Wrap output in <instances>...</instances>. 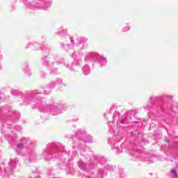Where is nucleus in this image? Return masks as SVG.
Returning a JSON list of instances; mask_svg holds the SVG:
<instances>
[{"label": "nucleus", "mask_w": 178, "mask_h": 178, "mask_svg": "<svg viewBox=\"0 0 178 178\" xmlns=\"http://www.w3.org/2000/svg\"><path fill=\"white\" fill-rule=\"evenodd\" d=\"M47 108H51V105H47Z\"/></svg>", "instance_id": "obj_21"}, {"label": "nucleus", "mask_w": 178, "mask_h": 178, "mask_svg": "<svg viewBox=\"0 0 178 178\" xmlns=\"http://www.w3.org/2000/svg\"><path fill=\"white\" fill-rule=\"evenodd\" d=\"M160 108H161V111H163V109H162V107H160Z\"/></svg>", "instance_id": "obj_25"}, {"label": "nucleus", "mask_w": 178, "mask_h": 178, "mask_svg": "<svg viewBox=\"0 0 178 178\" xmlns=\"http://www.w3.org/2000/svg\"><path fill=\"white\" fill-rule=\"evenodd\" d=\"M70 41L72 44H74V40H73V38H70Z\"/></svg>", "instance_id": "obj_14"}, {"label": "nucleus", "mask_w": 178, "mask_h": 178, "mask_svg": "<svg viewBox=\"0 0 178 178\" xmlns=\"http://www.w3.org/2000/svg\"><path fill=\"white\" fill-rule=\"evenodd\" d=\"M48 5H49V3H48Z\"/></svg>", "instance_id": "obj_29"}, {"label": "nucleus", "mask_w": 178, "mask_h": 178, "mask_svg": "<svg viewBox=\"0 0 178 178\" xmlns=\"http://www.w3.org/2000/svg\"><path fill=\"white\" fill-rule=\"evenodd\" d=\"M130 30V27L127 26V29L124 30V31H129Z\"/></svg>", "instance_id": "obj_15"}, {"label": "nucleus", "mask_w": 178, "mask_h": 178, "mask_svg": "<svg viewBox=\"0 0 178 178\" xmlns=\"http://www.w3.org/2000/svg\"><path fill=\"white\" fill-rule=\"evenodd\" d=\"M115 106H113L111 108V111H112V108H114Z\"/></svg>", "instance_id": "obj_22"}, {"label": "nucleus", "mask_w": 178, "mask_h": 178, "mask_svg": "<svg viewBox=\"0 0 178 178\" xmlns=\"http://www.w3.org/2000/svg\"><path fill=\"white\" fill-rule=\"evenodd\" d=\"M36 107L40 108V102L39 101H38L36 102Z\"/></svg>", "instance_id": "obj_11"}, {"label": "nucleus", "mask_w": 178, "mask_h": 178, "mask_svg": "<svg viewBox=\"0 0 178 178\" xmlns=\"http://www.w3.org/2000/svg\"><path fill=\"white\" fill-rule=\"evenodd\" d=\"M35 94H40L38 91H31L29 92L27 95L25 97L24 101L22 103V105H29V104H31V100L34 99V96Z\"/></svg>", "instance_id": "obj_2"}, {"label": "nucleus", "mask_w": 178, "mask_h": 178, "mask_svg": "<svg viewBox=\"0 0 178 178\" xmlns=\"http://www.w3.org/2000/svg\"><path fill=\"white\" fill-rule=\"evenodd\" d=\"M45 76H46L45 73L42 72V74H41V76L42 77H45Z\"/></svg>", "instance_id": "obj_16"}, {"label": "nucleus", "mask_w": 178, "mask_h": 178, "mask_svg": "<svg viewBox=\"0 0 178 178\" xmlns=\"http://www.w3.org/2000/svg\"><path fill=\"white\" fill-rule=\"evenodd\" d=\"M158 98L159 97H150V102H152V104H149V105L145 106V110L152 111V109L155 108V106H154L152 104H154V101H155V99H158Z\"/></svg>", "instance_id": "obj_3"}, {"label": "nucleus", "mask_w": 178, "mask_h": 178, "mask_svg": "<svg viewBox=\"0 0 178 178\" xmlns=\"http://www.w3.org/2000/svg\"><path fill=\"white\" fill-rule=\"evenodd\" d=\"M86 60H92L93 62H98V63H101L102 65H106L108 60L106 58L101 56L99 54L95 52L89 53L86 58Z\"/></svg>", "instance_id": "obj_1"}, {"label": "nucleus", "mask_w": 178, "mask_h": 178, "mask_svg": "<svg viewBox=\"0 0 178 178\" xmlns=\"http://www.w3.org/2000/svg\"><path fill=\"white\" fill-rule=\"evenodd\" d=\"M57 81H58V84H60V83H62V79H58L57 80Z\"/></svg>", "instance_id": "obj_13"}, {"label": "nucleus", "mask_w": 178, "mask_h": 178, "mask_svg": "<svg viewBox=\"0 0 178 178\" xmlns=\"http://www.w3.org/2000/svg\"><path fill=\"white\" fill-rule=\"evenodd\" d=\"M78 42H86L87 41V39L85 38H79L77 39Z\"/></svg>", "instance_id": "obj_5"}, {"label": "nucleus", "mask_w": 178, "mask_h": 178, "mask_svg": "<svg viewBox=\"0 0 178 178\" xmlns=\"http://www.w3.org/2000/svg\"><path fill=\"white\" fill-rule=\"evenodd\" d=\"M0 112H2V108L0 107Z\"/></svg>", "instance_id": "obj_23"}, {"label": "nucleus", "mask_w": 178, "mask_h": 178, "mask_svg": "<svg viewBox=\"0 0 178 178\" xmlns=\"http://www.w3.org/2000/svg\"><path fill=\"white\" fill-rule=\"evenodd\" d=\"M137 111H138V108H136V109H134V110H131V112H137Z\"/></svg>", "instance_id": "obj_17"}, {"label": "nucleus", "mask_w": 178, "mask_h": 178, "mask_svg": "<svg viewBox=\"0 0 178 178\" xmlns=\"http://www.w3.org/2000/svg\"><path fill=\"white\" fill-rule=\"evenodd\" d=\"M82 72L85 76H87V74H90V67L88 65H84L82 67Z\"/></svg>", "instance_id": "obj_4"}, {"label": "nucleus", "mask_w": 178, "mask_h": 178, "mask_svg": "<svg viewBox=\"0 0 178 178\" xmlns=\"http://www.w3.org/2000/svg\"><path fill=\"white\" fill-rule=\"evenodd\" d=\"M61 47L62 48H64L65 45L63 44V43L61 44Z\"/></svg>", "instance_id": "obj_20"}, {"label": "nucleus", "mask_w": 178, "mask_h": 178, "mask_svg": "<svg viewBox=\"0 0 178 178\" xmlns=\"http://www.w3.org/2000/svg\"><path fill=\"white\" fill-rule=\"evenodd\" d=\"M42 9H43L44 10H47V9H48V7H42Z\"/></svg>", "instance_id": "obj_18"}, {"label": "nucleus", "mask_w": 178, "mask_h": 178, "mask_svg": "<svg viewBox=\"0 0 178 178\" xmlns=\"http://www.w3.org/2000/svg\"><path fill=\"white\" fill-rule=\"evenodd\" d=\"M171 173H172V175H177V172H176V170H171Z\"/></svg>", "instance_id": "obj_10"}, {"label": "nucleus", "mask_w": 178, "mask_h": 178, "mask_svg": "<svg viewBox=\"0 0 178 178\" xmlns=\"http://www.w3.org/2000/svg\"><path fill=\"white\" fill-rule=\"evenodd\" d=\"M70 70H73V69H70Z\"/></svg>", "instance_id": "obj_26"}, {"label": "nucleus", "mask_w": 178, "mask_h": 178, "mask_svg": "<svg viewBox=\"0 0 178 178\" xmlns=\"http://www.w3.org/2000/svg\"><path fill=\"white\" fill-rule=\"evenodd\" d=\"M26 69H25V72L27 74L28 76H30V74H31V72H30V70L29 69V67H27V65L26 66Z\"/></svg>", "instance_id": "obj_6"}, {"label": "nucleus", "mask_w": 178, "mask_h": 178, "mask_svg": "<svg viewBox=\"0 0 178 178\" xmlns=\"http://www.w3.org/2000/svg\"><path fill=\"white\" fill-rule=\"evenodd\" d=\"M159 111V109H157V111Z\"/></svg>", "instance_id": "obj_28"}, {"label": "nucleus", "mask_w": 178, "mask_h": 178, "mask_svg": "<svg viewBox=\"0 0 178 178\" xmlns=\"http://www.w3.org/2000/svg\"><path fill=\"white\" fill-rule=\"evenodd\" d=\"M62 63H64L63 61H58V65H62Z\"/></svg>", "instance_id": "obj_19"}, {"label": "nucleus", "mask_w": 178, "mask_h": 178, "mask_svg": "<svg viewBox=\"0 0 178 178\" xmlns=\"http://www.w3.org/2000/svg\"><path fill=\"white\" fill-rule=\"evenodd\" d=\"M43 65L44 66H47V65H48V63H47V58H43Z\"/></svg>", "instance_id": "obj_8"}, {"label": "nucleus", "mask_w": 178, "mask_h": 178, "mask_svg": "<svg viewBox=\"0 0 178 178\" xmlns=\"http://www.w3.org/2000/svg\"><path fill=\"white\" fill-rule=\"evenodd\" d=\"M67 67H69V65H67Z\"/></svg>", "instance_id": "obj_27"}, {"label": "nucleus", "mask_w": 178, "mask_h": 178, "mask_svg": "<svg viewBox=\"0 0 178 178\" xmlns=\"http://www.w3.org/2000/svg\"><path fill=\"white\" fill-rule=\"evenodd\" d=\"M72 57L74 59H76V58L77 57V56H76V54H72Z\"/></svg>", "instance_id": "obj_12"}, {"label": "nucleus", "mask_w": 178, "mask_h": 178, "mask_svg": "<svg viewBox=\"0 0 178 178\" xmlns=\"http://www.w3.org/2000/svg\"><path fill=\"white\" fill-rule=\"evenodd\" d=\"M123 122H124V120H122V121L121 122L122 124H123Z\"/></svg>", "instance_id": "obj_24"}, {"label": "nucleus", "mask_w": 178, "mask_h": 178, "mask_svg": "<svg viewBox=\"0 0 178 178\" xmlns=\"http://www.w3.org/2000/svg\"><path fill=\"white\" fill-rule=\"evenodd\" d=\"M59 31H58V34H62V33H63V27H61V28H60L59 29Z\"/></svg>", "instance_id": "obj_9"}, {"label": "nucleus", "mask_w": 178, "mask_h": 178, "mask_svg": "<svg viewBox=\"0 0 178 178\" xmlns=\"http://www.w3.org/2000/svg\"><path fill=\"white\" fill-rule=\"evenodd\" d=\"M55 86H56V84H55V82H51V83L49 85L48 88H54L55 87Z\"/></svg>", "instance_id": "obj_7"}]
</instances>
